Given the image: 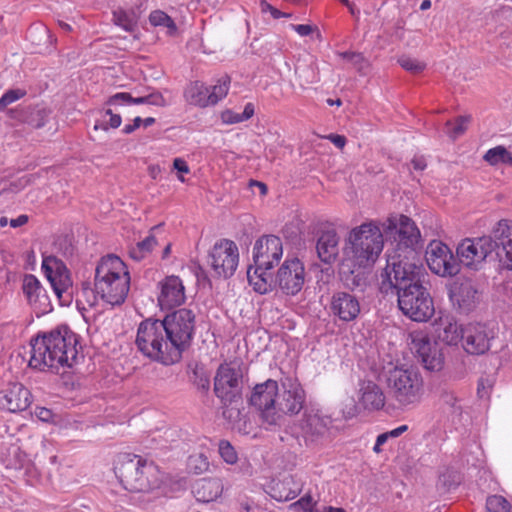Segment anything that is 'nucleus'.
<instances>
[{"mask_svg": "<svg viewBox=\"0 0 512 512\" xmlns=\"http://www.w3.org/2000/svg\"><path fill=\"white\" fill-rule=\"evenodd\" d=\"M424 267L401 262L381 273L380 291L386 295H397L401 312L416 322H426L434 314V304L427 288L422 284Z\"/></svg>", "mask_w": 512, "mask_h": 512, "instance_id": "f257e3e1", "label": "nucleus"}, {"mask_svg": "<svg viewBox=\"0 0 512 512\" xmlns=\"http://www.w3.org/2000/svg\"><path fill=\"white\" fill-rule=\"evenodd\" d=\"M78 336L67 325L50 331L38 332L30 340L29 367L58 372L60 368L73 367L78 362Z\"/></svg>", "mask_w": 512, "mask_h": 512, "instance_id": "f03ea898", "label": "nucleus"}, {"mask_svg": "<svg viewBox=\"0 0 512 512\" xmlns=\"http://www.w3.org/2000/svg\"><path fill=\"white\" fill-rule=\"evenodd\" d=\"M94 287L106 303H124L130 289V274L126 264L116 255L102 257L95 269Z\"/></svg>", "mask_w": 512, "mask_h": 512, "instance_id": "7ed1b4c3", "label": "nucleus"}, {"mask_svg": "<svg viewBox=\"0 0 512 512\" xmlns=\"http://www.w3.org/2000/svg\"><path fill=\"white\" fill-rule=\"evenodd\" d=\"M384 226L387 233L397 235V238H395L397 241L396 247L391 253H388L385 268H392L393 262L395 265L401 262V266H403V263L421 266L416 250L421 235L415 223L405 215H393L386 220Z\"/></svg>", "mask_w": 512, "mask_h": 512, "instance_id": "20e7f679", "label": "nucleus"}, {"mask_svg": "<svg viewBox=\"0 0 512 512\" xmlns=\"http://www.w3.org/2000/svg\"><path fill=\"white\" fill-rule=\"evenodd\" d=\"M114 471L124 489L130 492H148L159 485L157 467L139 455L121 454Z\"/></svg>", "mask_w": 512, "mask_h": 512, "instance_id": "39448f33", "label": "nucleus"}, {"mask_svg": "<svg viewBox=\"0 0 512 512\" xmlns=\"http://www.w3.org/2000/svg\"><path fill=\"white\" fill-rule=\"evenodd\" d=\"M384 246L380 228L373 222L353 228L345 245V253L355 266L371 267L378 259Z\"/></svg>", "mask_w": 512, "mask_h": 512, "instance_id": "423d86ee", "label": "nucleus"}, {"mask_svg": "<svg viewBox=\"0 0 512 512\" xmlns=\"http://www.w3.org/2000/svg\"><path fill=\"white\" fill-rule=\"evenodd\" d=\"M135 344L146 357L164 365L177 363V358L167 337L162 320L148 318L143 320L137 329Z\"/></svg>", "mask_w": 512, "mask_h": 512, "instance_id": "0eeeda50", "label": "nucleus"}, {"mask_svg": "<svg viewBox=\"0 0 512 512\" xmlns=\"http://www.w3.org/2000/svg\"><path fill=\"white\" fill-rule=\"evenodd\" d=\"M388 394L399 408H407L420 402L423 379L412 367L394 366L385 372Z\"/></svg>", "mask_w": 512, "mask_h": 512, "instance_id": "6e6552de", "label": "nucleus"}, {"mask_svg": "<svg viewBox=\"0 0 512 512\" xmlns=\"http://www.w3.org/2000/svg\"><path fill=\"white\" fill-rule=\"evenodd\" d=\"M332 419L321 409L307 406L300 419L286 428V432L308 448L320 446L328 437Z\"/></svg>", "mask_w": 512, "mask_h": 512, "instance_id": "1a4fd4ad", "label": "nucleus"}, {"mask_svg": "<svg viewBox=\"0 0 512 512\" xmlns=\"http://www.w3.org/2000/svg\"><path fill=\"white\" fill-rule=\"evenodd\" d=\"M162 323L165 326L170 347L179 362L182 354L192 343L196 327V315L191 309L180 308L167 314Z\"/></svg>", "mask_w": 512, "mask_h": 512, "instance_id": "9d476101", "label": "nucleus"}, {"mask_svg": "<svg viewBox=\"0 0 512 512\" xmlns=\"http://www.w3.org/2000/svg\"><path fill=\"white\" fill-rule=\"evenodd\" d=\"M305 400L306 393L296 378H281L275 403V414L281 416V419L277 424H272L271 431L286 426L288 416L297 415L305 408Z\"/></svg>", "mask_w": 512, "mask_h": 512, "instance_id": "9b49d317", "label": "nucleus"}, {"mask_svg": "<svg viewBox=\"0 0 512 512\" xmlns=\"http://www.w3.org/2000/svg\"><path fill=\"white\" fill-rule=\"evenodd\" d=\"M495 244L493 230L490 235L462 240L456 249V258L459 266L463 265L471 270L478 271L487 259L495 260Z\"/></svg>", "mask_w": 512, "mask_h": 512, "instance_id": "f8f14e48", "label": "nucleus"}, {"mask_svg": "<svg viewBox=\"0 0 512 512\" xmlns=\"http://www.w3.org/2000/svg\"><path fill=\"white\" fill-rule=\"evenodd\" d=\"M279 385L273 379L256 384L249 399L250 404L259 411L261 426L270 431L272 424H277L281 419V416L275 414Z\"/></svg>", "mask_w": 512, "mask_h": 512, "instance_id": "ddd939ff", "label": "nucleus"}, {"mask_svg": "<svg viewBox=\"0 0 512 512\" xmlns=\"http://www.w3.org/2000/svg\"><path fill=\"white\" fill-rule=\"evenodd\" d=\"M242 372L239 367L221 364L214 378V392L224 406L241 401Z\"/></svg>", "mask_w": 512, "mask_h": 512, "instance_id": "4468645a", "label": "nucleus"}, {"mask_svg": "<svg viewBox=\"0 0 512 512\" xmlns=\"http://www.w3.org/2000/svg\"><path fill=\"white\" fill-rule=\"evenodd\" d=\"M208 257L216 276L230 278L234 275L239 262V251L235 242L228 239L217 241Z\"/></svg>", "mask_w": 512, "mask_h": 512, "instance_id": "2eb2a0df", "label": "nucleus"}, {"mask_svg": "<svg viewBox=\"0 0 512 512\" xmlns=\"http://www.w3.org/2000/svg\"><path fill=\"white\" fill-rule=\"evenodd\" d=\"M429 269L442 277L454 276L459 273V262L451 249L441 241L433 240L425 252Z\"/></svg>", "mask_w": 512, "mask_h": 512, "instance_id": "dca6fc26", "label": "nucleus"}, {"mask_svg": "<svg viewBox=\"0 0 512 512\" xmlns=\"http://www.w3.org/2000/svg\"><path fill=\"white\" fill-rule=\"evenodd\" d=\"M275 285L288 296L298 294L305 283V268L298 258L286 259L275 276Z\"/></svg>", "mask_w": 512, "mask_h": 512, "instance_id": "f3484780", "label": "nucleus"}, {"mask_svg": "<svg viewBox=\"0 0 512 512\" xmlns=\"http://www.w3.org/2000/svg\"><path fill=\"white\" fill-rule=\"evenodd\" d=\"M494 328L486 323H468L463 327L462 347L471 355H482L489 351L495 338Z\"/></svg>", "mask_w": 512, "mask_h": 512, "instance_id": "a211bd4d", "label": "nucleus"}, {"mask_svg": "<svg viewBox=\"0 0 512 512\" xmlns=\"http://www.w3.org/2000/svg\"><path fill=\"white\" fill-rule=\"evenodd\" d=\"M411 350L415 352L425 369L439 371L443 366V355L435 341L423 331L410 334Z\"/></svg>", "mask_w": 512, "mask_h": 512, "instance_id": "6ab92c4d", "label": "nucleus"}, {"mask_svg": "<svg viewBox=\"0 0 512 512\" xmlns=\"http://www.w3.org/2000/svg\"><path fill=\"white\" fill-rule=\"evenodd\" d=\"M42 269L59 299L72 297V280L65 264L54 256L43 259Z\"/></svg>", "mask_w": 512, "mask_h": 512, "instance_id": "aec40b11", "label": "nucleus"}, {"mask_svg": "<svg viewBox=\"0 0 512 512\" xmlns=\"http://www.w3.org/2000/svg\"><path fill=\"white\" fill-rule=\"evenodd\" d=\"M283 255L282 241L275 235L260 237L253 247V260L260 269H272L278 264Z\"/></svg>", "mask_w": 512, "mask_h": 512, "instance_id": "412c9836", "label": "nucleus"}, {"mask_svg": "<svg viewBox=\"0 0 512 512\" xmlns=\"http://www.w3.org/2000/svg\"><path fill=\"white\" fill-rule=\"evenodd\" d=\"M329 308L331 314L344 323L356 320L361 313L359 298L347 291H335L330 298Z\"/></svg>", "mask_w": 512, "mask_h": 512, "instance_id": "4be33fe9", "label": "nucleus"}, {"mask_svg": "<svg viewBox=\"0 0 512 512\" xmlns=\"http://www.w3.org/2000/svg\"><path fill=\"white\" fill-rule=\"evenodd\" d=\"M492 230L495 260L512 270V221L500 220Z\"/></svg>", "mask_w": 512, "mask_h": 512, "instance_id": "5701e85b", "label": "nucleus"}, {"mask_svg": "<svg viewBox=\"0 0 512 512\" xmlns=\"http://www.w3.org/2000/svg\"><path fill=\"white\" fill-rule=\"evenodd\" d=\"M32 395L21 383H11L0 391V409L16 413L26 410L30 404Z\"/></svg>", "mask_w": 512, "mask_h": 512, "instance_id": "b1692460", "label": "nucleus"}, {"mask_svg": "<svg viewBox=\"0 0 512 512\" xmlns=\"http://www.w3.org/2000/svg\"><path fill=\"white\" fill-rule=\"evenodd\" d=\"M158 303L162 310L172 309L185 302V288L182 280L175 275L167 276L159 282Z\"/></svg>", "mask_w": 512, "mask_h": 512, "instance_id": "393cba45", "label": "nucleus"}, {"mask_svg": "<svg viewBox=\"0 0 512 512\" xmlns=\"http://www.w3.org/2000/svg\"><path fill=\"white\" fill-rule=\"evenodd\" d=\"M22 290L28 303L38 315L46 314L52 310L46 290L42 287L36 276L26 274L23 279Z\"/></svg>", "mask_w": 512, "mask_h": 512, "instance_id": "a878e982", "label": "nucleus"}, {"mask_svg": "<svg viewBox=\"0 0 512 512\" xmlns=\"http://www.w3.org/2000/svg\"><path fill=\"white\" fill-rule=\"evenodd\" d=\"M449 296L454 306L464 313L472 311L479 301L478 290L470 279L454 283Z\"/></svg>", "mask_w": 512, "mask_h": 512, "instance_id": "bb28decb", "label": "nucleus"}, {"mask_svg": "<svg viewBox=\"0 0 512 512\" xmlns=\"http://www.w3.org/2000/svg\"><path fill=\"white\" fill-rule=\"evenodd\" d=\"M319 259L325 264H332L339 254V236L335 229L322 230L316 243Z\"/></svg>", "mask_w": 512, "mask_h": 512, "instance_id": "cd10ccee", "label": "nucleus"}, {"mask_svg": "<svg viewBox=\"0 0 512 512\" xmlns=\"http://www.w3.org/2000/svg\"><path fill=\"white\" fill-rule=\"evenodd\" d=\"M436 333L438 339L447 345L462 343L463 327L451 316L440 317Z\"/></svg>", "mask_w": 512, "mask_h": 512, "instance_id": "c85d7f7f", "label": "nucleus"}, {"mask_svg": "<svg viewBox=\"0 0 512 512\" xmlns=\"http://www.w3.org/2000/svg\"><path fill=\"white\" fill-rule=\"evenodd\" d=\"M360 402L365 409L379 410L385 405V395L374 382H363L360 387Z\"/></svg>", "mask_w": 512, "mask_h": 512, "instance_id": "c756f323", "label": "nucleus"}, {"mask_svg": "<svg viewBox=\"0 0 512 512\" xmlns=\"http://www.w3.org/2000/svg\"><path fill=\"white\" fill-rule=\"evenodd\" d=\"M252 267L247 271V278L249 284L253 286L254 290L260 294H266L272 290V273L271 269H260L255 266L253 272Z\"/></svg>", "mask_w": 512, "mask_h": 512, "instance_id": "7c9ffc66", "label": "nucleus"}, {"mask_svg": "<svg viewBox=\"0 0 512 512\" xmlns=\"http://www.w3.org/2000/svg\"><path fill=\"white\" fill-rule=\"evenodd\" d=\"M361 268L358 266L356 269L340 274L343 285L350 291L364 292L369 284V273Z\"/></svg>", "mask_w": 512, "mask_h": 512, "instance_id": "2f4dec72", "label": "nucleus"}, {"mask_svg": "<svg viewBox=\"0 0 512 512\" xmlns=\"http://www.w3.org/2000/svg\"><path fill=\"white\" fill-rule=\"evenodd\" d=\"M184 96L192 105L200 107L211 105L209 87L200 81L190 83L185 89Z\"/></svg>", "mask_w": 512, "mask_h": 512, "instance_id": "473e14b6", "label": "nucleus"}, {"mask_svg": "<svg viewBox=\"0 0 512 512\" xmlns=\"http://www.w3.org/2000/svg\"><path fill=\"white\" fill-rule=\"evenodd\" d=\"M139 12L136 9L117 8L112 12V21L115 25L127 32H133L138 24Z\"/></svg>", "mask_w": 512, "mask_h": 512, "instance_id": "72a5a7b5", "label": "nucleus"}, {"mask_svg": "<svg viewBox=\"0 0 512 512\" xmlns=\"http://www.w3.org/2000/svg\"><path fill=\"white\" fill-rule=\"evenodd\" d=\"M219 483L216 480H200L194 487V494L197 500L210 502L218 496Z\"/></svg>", "mask_w": 512, "mask_h": 512, "instance_id": "f704fd0d", "label": "nucleus"}, {"mask_svg": "<svg viewBox=\"0 0 512 512\" xmlns=\"http://www.w3.org/2000/svg\"><path fill=\"white\" fill-rule=\"evenodd\" d=\"M189 380L193 383V385L202 392H207L210 388V379L209 374L203 365L198 363L189 364Z\"/></svg>", "mask_w": 512, "mask_h": 512, "instance_id": "c9c22d12", "label": "nucleus"}, {"mask_svg": "<svg viewBox=\"0 0 512 512\" xmlns=\"http://www.w3.org/2000/svg\"><path fill=\"white\" fill-rule=\"evenodd\" d=\"M471 121L470 116H458L454 120H448L445 123L443 132L452 140L462 136L467 130L468 124Z\"/></svg>", "mask_w": 512, "mask_h": 512, "instance_id": "e433bc0d", "label": "nucleus"}, {"mask_svg": "<svg viewBox=\"0 0 512 512\" xmlns=\"http://www.w3.org/2000/svg\"><path fill=\"white\" fill-rule=\"evenodd\" d=\"M254 105L247 103L242 113H236L230 109H227L221 113V119L225 124H236L244 122L250 119L254 115Z\"/></svg>", "mask_w": 512, "mask_h": 512, "instance_id": "4c0bfd02", "label": "nucleus"}, {"mask_svg": "<svg viewBox=\"0 0 512 512\" xmlns=\"http://www.w3.org/2000/svg\"><path fill=\"white\" fill-rule=\"evenodd\" d=\"M231 79L228 75H222L217 79L216 84L209 89L211 105L217 104L220 100L226 97L230 88Z\"/></svg>", "mask_w": 512, "mask_h": 512, "instance_id": "58836bf2", "label": "nucleus"}, {"mask_svg": "<svg viewBox=\"0 0 512 512\" xmlns=\"http://www.w3.org/2000/svg\"><path fill=\"white\" fill-rule=\"evenodd\" d=\"M440 401L447 407V410L451 414L461 415L462 406L460 404L461 399L458 398L455 392L449 388H443L440 392Z\"/></svg>", "mask_w": 512, "mask_h": 512, "instance_id": "ea45409f", "label": "nucleus"}, {"mask_svg": "<svg viewBox=\"0 0 512 512\" xmlns=\"http://www.w3.org/2000/svg\"><path fill=\"white\" fill-rule=\"evenodd\" d=\"M149 21L153 26H163L167 28L169 35H174L177 32V26L174 20L165 12L161 10H155L151 12Z\"/></svg>", "mask_w": 512, "mask_h": 512, "instance_id": "a19ab883", "label": "nucleus"}, {"mask_svg": "<svg viewBox=\"0 0 512 512\" xmlns=\"http://www.w3.org/2000/svg\"><path fill=\"white\" fill-rule=\"evenodd\" d=\"M49 113L44 107H34L25 117L24 121L34 128H42L48 120Z\"/></svg>", "mask_w": 512, "mask_h": 512, "instance_id": "79ce46f5", "label": "nucleus"}, {"mask_svg": "<svg viewBox=\"0 0 512 512\" xmlns=\"http://www.w3.org/2000/svg\"><path fill=\"white\" fill-rule=\"evenodd\" d=\"M108 105H124V104H147L146 96L134 98L128 92H119L109 97L107 101Z\"/></svg>", "mask_w": 512, "mask_h": 512, "instance_id": "37998d69", "label": "nucleus"}, {"mask_svg": "<svg viewBox=\"0 0 512 512\" xmlns=\"http://www.w3.org/2000/svg\"><path fill=\"white\" fill-rule=\"evenodd\" d=\"M486 512H512L510 503L502 496L492 495L486 500Z\"/></svg>", "mask_w": 512, "mask_h": 512, "instance_id": "c03bdc74", "label": "nucleus"}, {"mask_svg": "<svg viewBox=\"0 0 512 512\" xmlns=\"http://www.w3.org/2000/svg\"><path fill=\"white\" fill-rule=\"evenodd\" d=\"M398 63L403 69L414 74H418L425 69L424 63L406 55L400 56L398 58Z\"/></svg>", "mask_w": 512, "mask_h": 512, "instance_id": "a18cd8bd", "label": "nucleus"}, {"mask_svg": "<svg viewBox=\"0 0 512 512\" xmlns=\"http://www.w3.org/2000/svg\"><path fill=\"white\" fill-rule=\"evenodd\" d=\"M105 115L109 116V120L108 121L97 122L94 125V130H98V129L108 130V128H114L115 129V128H118L121 125L122 118H121L120 114H114L111 109H107L105 111Z\"/></svg>", "mask_w": 512, "mask_h": 512, "instance_id": "49530a36", "label": "nucleus"}, {"mask_svg": "<svg viewBox=\"0 0 512 512\" xmlns=\"http://www.w3.org/2000/svg\"><path fill=\"white\" fill-rule=\"evenodd\" d=\"M438 482L445 489L450 490L451 488L456 487L460 483V477L456 472L446 469L443 473L439 475Z\"/></svg>", "mask_w": 512, "mask_h": 512, "instance_id": "de8ad7c7", "label": "nucleus"}, {"mask_svg": "<svg viewBox=\"0 0 512 512\" xmlns=\"http://www.w3.org/2000/svg\"><path fill=\"white\" fill-rule=\"evenodd\" d=\"M188 465L196 474H201L209 467V462L203 454L192 455L189 457Z\"/></svg>", "mask_w": 512, "mask_h": 512, "instance_id": "09e8293b", "label": "nucleus"}, {"mask_svg": "<svg viewBox=\"0 0 512 512\" xmlns=\"http://www.w3.org/2000/svg\"><path fill=\"white\" fill-rule=\"evenodd\" d=\"M482 160H512V156L504 146L499 145L489 149Z\"/></svg>", "mask_w": 512, "mask_h": 512, "instance_id": "8fccbe9b", "label": "nucleus"}, {"mask_svg": "<svg viewBox=\"0 0 512 512\" xmlns=\"http://www.w3.org/2000/svg\"><path fill=\"white\" fill-rule=\"evenodd\" d=\"M26 92L22 89H11L6 91L0 98V111H3L6 106L24 97Z\"/></svg>", "mask_w": 512, "mask_h": 512, "instance_id": "3c124183", "label": "nucleus"}, {"mask_svg": "<svg viewBox=\"0 0 512 512\" xmlns=\"http://www.w3.org/2000/svg\"><path fill=\"white\" fill-rule=\"evenodd\" d=\"M219 453L228 464H234L238 459L234 447L228 441H221L219 443Z\"/></svg>", "mask_w": 512, "mask_h": 512, "instance_id": "603ef678", "label": "nucleus"}, {"mask_svg": "<svg viewBox=\"0 0 512 512\" xmlns=\"http://www.w3.org/2000/svg\"><path fill=\"white\" fill-rule=\"evenodd\" d=\"M40 35V36H43V37H46V38H49L50 35H49V30L44 26V25H41V24H38V25H32L28 28L27 30V37L29 39H31L32 41H34L35 39V36L36 35Z\"/></svg>", "mask_w": 512, "mask_h": 512, "instance_id": "864d4df0", "label": "nucleus"}, {"mask_svg": "<svg viewBox=\"0 0 512 512\" xmlns=\"http://www.w3.org/2000/svg\"><path fill=\"white\" fill-rule=\"evenodd\" d=\"M313 506L312 497L310 495H305L301 497L298 501L291 504V507L294 509H301L304 512H309L311 507Z\"/></svg>", "mask_w": 512, "mask_h": 512, "instance_id": "5fc2aeb1", "label": "nucleus"}, {"mask_svg": "<svg viewBox=\"0 0 512 512\" xmlns=\"http://www.w3.org/2000/svg\"><path fill=\"white\" fill-rule=\"evenodd\" d=\"M137 244L140 248H142V251L147 256L156 246L157 240L154 235L150 234L144 240L139 241Z\"/></svg>", "mask_w": 512, "mask_h": 512, "instance_id": "6e6d98bb", "label": "nucleus"}, {"mask_svg": "<svg viewBox=\"0 0 512 512\" xmlns=\"http://www.w3.org/2000/svg\"><path fill=\"white\" fill-rule=\"evenodd\" d=\"M146 100H147L148 105H153V106H158V107H163L166 105V101H165L163 95L158 91H155V92H152V93L146 95Z\"/></svg>", "mask_w": 512, "mask_h": 512, "instance_id": "4d7b16f0", "label": "nucleus"}, {"mask_svg": "<svg viewBox=\"0 0 512 512\" xmlns=\"http://www.w3.org/2000/svg\"><path fill=\"white\" fill-rule=\"evenodd\" d=\"M492 385L488 379H480L478 382L477 393L480 398H485L489 396V390Z\"/></svg>", "mask_w": 512, "mask_h": 512, "instance_id": "13d9d810", "label": "nucleus"}, {"mask_svg": "<svg viewBox=\"0 0 512 512\" xmlns=\"http://www.w3.org/2000/svg\"><path fill=\"white\" fill-rule=\"evenodd\" d=\"M342 411L345 418H353L358 413V406L353 399H349V402L345 404Z\"/></svg>", "mask_w": 512, "mask_h": 512, "instance_id": "bf43d9fd", "label": "nucleus"}, {"mask_svg": "<svg viewBox=\"0 0 512 512\" xmlns=\"http://www.w3.org/2000/svg\"><path fill=\"white\" fill-rule=\"evenodd\" d=\"M358 71L362 72L365 68L368 67V61L365 59L362 53H356L354 58L350 61Z\"/></svg>", "mask_w": 512, "mask_h": 512, "instance_id": "052dcab7", "label": "nucleus"}, {"mask_svg": "<svg viewBox=\"0 0 512 512\" xmlns=\"http://www.w3.org/2000/svg\"><path fill=\"white\" fill-rule=\"evenodd\" d=\"M290 26L300 36H308L313 32V27L308 24H291Z\"/></svg>", "mask_w": 512, "mask_h": 512, "instance_id": "680f3d73", "label": "nucleus"}, {"mask_svg": "<svg viewBox=\"0 0 512 512\" xmlns=\"http://www.w3.org/2000/svg\"><path fill=\"white\" fill-rule=\"evenodd\" d=\"M173 168L177 170L178 173V179L182 182H184V173L189 172V167L187 165V162H173Z\"/></svg>", "mask_w": 512, "mask_h": 512, "instance_id": "e2e57ef3", "label": "nucleus"}, {"mask_svg": "<svg viewBox=\"0 0 512 512\" xmlns=\"http://www.w3.org/2000/svg\"><path fill=\"white\" fill-rule=\"evenodd\" d=\"M129 255L132 259L136 261H140L146 257V255L142 251V248H140L138 244L130 248Z\"/></svg>", "mask_w": 512, "mask_h": 512, "instance_id": "0e129e2a", "label": "nucleus"}, {"mask_svg": "<svg viewBox=\"0 0 512 512\" xmlns=\"http://www.w3.org/2000/svg\"><path fill=\"white\" fill-rule=\"evenodd\" d=\"M337 148H343L346 144V138L343 135L330 134L327 137Z\"/></svg>", "mask_w": 512, "mask_h": 512, "instance_id": "69168bd1", "label": "nucleus"}, {"mask_svg": "<svg viewBox=\"0 0 512 512\" xmlns=\"http://www.w3.org/2000/svg\"><path fill=\"white\" fill-rule=\"evenodd\" d=\"M28 220H29L28 216L25 214H22V215H19L15 219H11L9 221V224L13 228H18V227H21V226L27 224Z\"/></svg>", "mask_w": 512, "mask_h": 512, "instance_id": "338daca9", "label": "nucleus"}, {"mask_svg": "<svg viewBox=\"0 0 512 512\" xmlns=\"http://www.w3.org/2000/svg\"><path fill=\"white\" fill-rule=\"evenodd\" d=\"M408 427L406 425H401L391 431L388 432L389 436L392 438L399 437L402 433H404Z\"/></svg>", "mask_w": 512, "mask_h": 512, "instance_id": "774afa93", "label": "nucleus"}]
</instances>
